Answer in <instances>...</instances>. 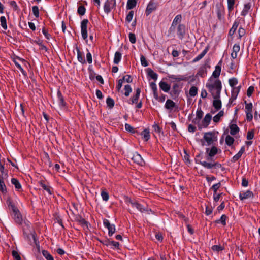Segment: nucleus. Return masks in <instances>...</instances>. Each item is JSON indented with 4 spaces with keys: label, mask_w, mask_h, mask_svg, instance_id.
I'll return each instance as SVG.
<instances>
[{
    "label": "nucleus",
    "mask_w": 260,
    "mask_h": 260,
    "mask_svg": "<svg viewBox=\"0 0 260 260\" xmlns=\"http://www.w3.org/2000/svg\"><path fill=\"white\" fill-rule=\"evenodd\" d=\"M206 86L213 97L220 98L222 85L218 79L210 77L206 83Z\"/></svg>",
    "instance_id": "1"
},
{
    "label": "nucleus",
    "mask_w": 260,
    "mask_h": 260,
    "mask_svg": "<svg viewBox=\"0 0 260 260\" xmlns=\"http://www.w3.org/2000/svg\"><path fill=\"white\" fill-rule=\"evenodd\" d=\"M11 208L13 211V216L15 222L18 224H21L22 222V217L18 209L14 205H11Z\"/></svg>",
    "instance_id": "2"
},
{
    "label": "nucleus",
    "mask_w": 260,
    "mask_h": 260,
    "mask_svg": "<svg viewBox=\"0 0 260 260\" xmlns=\"http://www.w3.org/2000/svg\"><path fill=\"white\" fill-rule=\"evenodd\" d=\"M88 20L86 19H84L82 22L81 24V34L82 37L84 40H85L87 38V24Z\"/></svg>",
    "instance_id": "3"
},
{
    "label": "nucleus",
    "mask_w": 260,
    "mask_h": 260,
    "mask_svg": "<svg viewBox=\"0 0 260 260\" xmlns=\"http://www.w3.org/2000/svg\"><path fill=\"white\" fill-rule=\"evenodd\" d=\"M116 5L115 0H107L104 5V11L108 13Z\"/></svg>",
    "instance_id": "4"
},
{
    "label": "nucleus",
    "mask_w": 260,
    "mask_h": 260,
    "mask_svg": "<svg viewBox=\"0 0 260 260\" xmlns=\"http://www.w3.org/2000/svg\"><path fill=\"white\" fill-rule=\"evenodd\" d=\"M204 139L207 143L208 145L211 144L214 141L216 140L213 133L212 132L205 133L204 134Z\"/></svg>",
    "instance_id": "5"
},
{
    "label": "nucleus",
    "mask_w": 260,
    "mask_h": 260,
    "mask_svg": "<svg viewBox=\"0 0 260 260\" xmlns=\"http://www.w3.org/2000/svg\"><path fill=\"white\" fill-rule=\"evenodd\" d=\"M131 159L133 160L134 162H135L140 165H143L144 164V161L142 158L141 156L138 154V153H135L133 154L131 157Z\"/></svg>",
    "instance_id": "6"
},
{
    "label": "nucleus",
    "mask_w": 260,
    "mask_h": 260,
    "mask_svg": "<svg viewBox=\"0 0 260 260\" xmlns=\"http://www.w3.org/2000/svg\"><path fill=\"white\" fill-rule=\"evenodd\" d=\"M185 34V26L183 24H180L177 27V35L180 39H182Z\"/></svg>",
    "instance_id": "7"
},
{
    "label": "nucleus",
    "mask_w": 260,
    "mask_h": 260,
    "mask_svg": "<svg viewBox=\"0 0 260 260\" xmlns=\"http://www.w3.org/2000/svg\"><path fill=\"white\" fill-rule=\"evenodd\" d=\"M128 202L131 204L132 207H135L138 210H139L141 212H143L144 211H146L148 210L147 208L143 207L142 205L138 204L137 202H133L131 200H128Z\"/></svg>",
    "instance_id": "8"
},
{
    "label": "nucleus",
    "mask_w": 260,
    "mask_h": 260,
    "mask_svg": "<svg viewBox=\"0 0 260 260\" xmlns=\"http://www.w3.org/2000/svg\"><path fill=\"white\" fill-rule=\"evenodd\" d=\"M253 196V193L250 190H247L244 192L240 193L239 194V198L241 200H243L250 198H252Z\"/></svg>",
    "instance_id": "9"
},
{
    "label": "nucleus",
    "mask_w": 260,
    "mask_h": 260,
    "mask_svg": "<svg viewBox=\"0 0 260 260\" xmlns=\"http://www.w3.org/2000/svg\"><path fill=\"white\" fill-rule=\"evenodd\" d=\"M251 4L250 3H248L244 4L242 11L241 12V15L245 16L247 15L248 13L251 10Z\"/></svg>",
    "instance_id": "10"
},
{
    "label": "nucleus",
    "mask_w": 260,
    "mask_h": 260,
    "mask_svg": "<svg viewBox=\"0 0 260 260\" xmlns=\"http://www.w3.org/2000/svg\"><path fill=\"white\" fill-rule=\"evenodd\" d=\"M220 62L218 63V64L215 67V70L212 73V77L213 78L218 79L220 76L221 73V65H220Z\"/></svg>",
    "instance_id": "11"
},
{
    "label": "nucleus",
    "mask_w": 260,
    "mask_h": 260,
    "mask_svg": "<svg viewBox=\"0 0 260 260\" xmlns=\"http://www.w3.org/2000/svg\"><path fill=\"white\" fill-rule=\"evenodd\" d=\"M200 164L202 165L203 166H204L205 168H206L207 169H211L213 167L217 166L219 167L220 166V164L215 162V163H212V162H208L205 161H200Z\"/></svg>",
    "instance_id": "12"
},
{
    "label": "nucleus",
    "mask_w": 260,
    "mask_h": 260,
    "mask_svg": "<svg viewBox=\"0 0 260 260\" xmlns=\"http://www.w3.org/2000/svg\"><path fill=\"white\" fill-rule=\"evenodd\" d=\"M240 46L239 44H235L233 47V50L231 53V57L233 59L236 58L237 56V53L239 52Z\"/></svg>",
    "instance_id": "13"
},
{
    "label": "nucleus",
    "mask_w": 260,
    "mask_h": 260,
    "mask_svg": "<svg viewBox=\"0 0 260 260\" xmlns=\"http://www.w3.org/2000/svg\"><path fill=\"white\" fill-rule=\"evenodd\" d=\"M213 98H214V100H213V106L217 110L220 109L221 107V101L219 99L220 98H215V97H213Z\"/></svg>",
    "instance_id": "14"
},
{
    "label": "nucleus",
    "mask_w": 260,
    "mask_h": 260,
    "mask_svg": "<svg viewBox=\"0 0 260 260\" xmlns=\"http://www.w3.org/2000/svg\"><path fill=\"white\" fill-rule=\"evenodd\" d=\"M211 118H212V116L210 114H207L205 115V116L202 121L203 125L205 127H207L208 126V125L211 120Z\"/></svg>",
    "instance_id": "15"
},
{
    "label": "nucleus",
    "mask_w": 260,
    "mask_h": 260,
    "mask_svg": "<svg viewBox=\"0 0 260 260\" xmlns=\"http://www.w3.org/2000/svg\"><path fill=\"white\" fill-rule=\"evenodd\" d=\"M160 88L165 92H168L170 89V86L165 82H160L159 83Z\"/></svg>",
    "instance_id": "16"
},
{
    "label": "nucleus",
    "mask_w": 260,
    "mask_h": 260,
    "mask_svg": "<svg viewBox=\"0 0 260 260\" xmlns=\"http://www.w3.org/2000/svg\"><path fill=\"white\" fill-rule=\"evenodd\" d=\"M15 111L18 115H24V110L22 104H20L18 106H16Z\"/></svg>",
    "instance_id": "17"
},
{
    "label": "nucleus",
    "mask_w": 260,
    "mask_h": 260,
    "mask_svg": "<svg viewBox=\"0 0 260 260\" xmlns=\"http://www.w3.org/2000/svg\"><path fill=\"white\" fill-rule=\"evenodd\" d=\"M175 106V103L171 100H167L165 104V108L167 109L172 110Z\"/></svg>",
    "instance_id": "18"
},
{
    "label": "nucleus",
    "mask_w": 260,
    "mask_h": 260,
    "mask_svg": "<svg viewBox=\"0 0 260 260\" xmlns=\"http://www.w3.org/2000/svg\"><path fill=\"white\" fill-rule=\"evenodd\" d=\"M230 134L232 135H236L239 131V128L236 124H232L230 126Z\"/></svg>",
    "instance_id": "19"
},
{
    "label": "nucleus",
    "mask_w": 260,
    "mask_h": 260,
    "mask_svg": "<svg viewBox=\"0 0 260 260\" xmlns=\"http://www.w3.org/2000/svg\"><path fill=\"white\" fill-rule=\"evenodd\" d=\"M150 87L153 91L154 97L156 100H158V95L157 93V86L154 82H151L150 84Z\"/></svg>",
    "instance_id": "20"
},
{
    "label": "nucleus",
    "mask_w": 260,
    "mask_h": 260,
    "mask_svg": "<svg viewBox=\"0 0 260 260\" xmlns=\"http://www.w3.org/2000/svg\"><path fill=\"white\" fill-rule=\"evenodd\" d=\"M0 171L1 172L2 179L7 178L8 177V171L5 170L4 165L1 163H0Z\"/></svg>",
    "instance_id": "21"
},
{
    "label": "nucleus",
    "mask_w": 260,
    "mask_h": 260,
    "mask_svg": "<svg viewBox=\"0 0 260 260\" xmlns=\"http://www.w3.org/2000/svg\"><path fill=\"white\" fill-rule=\"evenodd\" d=\"M245 151V148L244 147H242L240 150L239 151V152L236 154L235 155H234L233 157V159L234 161H236L238 160L242 156V154Z\"/></svg>",
    "instance_id": "22"
},
{
    "label": "nucleus",
    "mask_w": 260,
    "mask_h": 260,
    "mask_svg": "<svg viewBox=\"0 0 260 260\" xmlns=\"http://www.w3.org/2000/svg\"><path fill=\"white\" fill-rule=\"evenodd\" d=\"M150 132L147 129H145L141 134L143 139L146 141H148L150 139Z\"/></svg>",
    "instance_id": "23"
},
{
    "label": "nucleus",
    "mask_w": 260,
    "mask_h": 260,
    "mask_svg": "<svg viewBox=\"0 0 260 260\" xmlns=\"http://www.w3.org/2000/svg\"><path fill=\"white\" fill-rule=\"evenodd\" d=\"M207 49H205V50H204L203 51V52L201 54L198 55L196 58H194L193 59V62H195L198 61L199 60L201 59L205 56V55L207 53Z\"/></svg>",
    "instance_id": "24"
},
{
    "label": "nucleus",
    "mask_w": 260,
    "mask_h": 260,
    "mask_svg": "<svg viewBox=\"0 0 260 260\" xmlns=\"http://www.w3.org/2000/svg\"><path fill=\"white\" fill-rule=\"evenodd\" d=\"M182 20L181 15H177L173 20L172 22V27L176 25L177 24L180 23Z\"/></svg>",
    "instance_id": "25"
},
{
    "label": "nucleus",
    "mask_w": 260,
    "mask_h": 260,
    "mask_svg": "<svg viewBox=\"0 0 260 260\" xmlns=\"http://www.w3.org/2000/svg\"><path fill=\"white\" fill-rule=\"evenodd\" d=\"M228 9L229 12H232L234 9L235 0H227Z\"/></svg>",
    "instance_id": "26"
},
{
    "label": "nucleus",
    "mask_w": 260,
    "mask_h": 260,
    "mask_svg": "<svg viewBox=\"0 0 260 260\" xmlns=\"http://www.w3.org/2000/svg\"><path fill=\"white\" fill-rule=\"evenodd\" d=\"M121 58V53L119 52H116L114 58V62L115 64H118Z\"/></svg>",
    "instance_id": "27"
},
{
    "label": "nucleus",
    "mask_w": 260,
    "mask_h": 260,
    "mask_svg": "<svg viewBox=\"0 0 260 260\" xmlns=\"http://www.w3.org/2000/svg\"><path fill=\"white\" fill-rule=\"evenodd\" d=\"M155 9V5L152 3H149L148 5L147 9H146V13L147 15H149L152 11Z\"/></svg>",
    "instance_id": "28"
},
{
    "label": "nucleus",
    "mask_w": 260,
    "mask_h": 260,
    "mask_svg": "<svg viewBox=\"0 0 260 260\" xmlns=\"http://www.w3.org/2000/svg\"><path fill=\"white\" fill-rule=\"evenodd\" d=\"M147 73L148 75L153 79L156 80L157 78V74L154 72V71L150 69H147Z\"/></svg>",
    "instance_id": "29"
},
{
    "label": "nucleus",
    "mask_w": 260,
    "mask_h": 260,
    "mask_svg": "<svg viewBox=\"0 0 260 260\" xmlns=\"http://www.w3.org/2000/svg\"><path fill=\"white\" fill-rule=\"evenodd\" d=\"M140 92H141V90H140V88H137L136 89V94L132 99V103H135L137 102V101L139 99V97L140 96Z\"/></svg>",
    "instance_id": "30"
},
{
    "label": "nucleus",
    "mask_w": 260,
    "mask_h": 260,
    "mask_svg": "<svg viewBox=\"0 0 260 260\" xmlns=\"http://www.w3.org/2000/svg\"><path fill=\"white\" fill-rule=\"evenodd\" d=\"M224 115L223 111H220L217 115L213 117V121L215 122H218L220 120V119Z\"/></svg>",
    "instance_id": "31"
},
{
    "label": "nucleus",
    "mask_w": 260,
    "mask_h": 260,
    "mask_svg": "<svg viewBox=\"0 0 260 260\" xmlns=\"http://www.w3.org/2000/svg\"><path fill=\"white\" fill-rule=\"evenodd\" d=\"M42 254L47 260H54L52 256L47 251L43 250Z\"/></svg>",
    "instance_id": "32"
},
{
    "label": "nucleus",
    "mask_w": 260,
    "mask_h": 260,
    "mask_svg": "<svg viewBox=\"0 0 260 260\" xmlns=\"http://www.w3.org/2000/svg\"><path fill=\"white\" fill-rule=\"evenodd\" d=\"M218 149L217 147L213 146L210 150L208 155L211 157L215 155L217 153Z\"/></svg>",
    "instance_id": "33"
},
{
    "label": "nucleus",
    "mask_w": 260,
    "mask_h": 260,
    "mask_svg": "<svg viewBox=\"0 0 260 260\" xmlns=\"http://www.w3.org/2000/svg\"><path fill=\"white\" fill-rule=\"evenodd\" d=\"M0 22L2 27L5 29H7V25L6 22V19L4 16H1L0 17Z\"/></svg>",
    "instance_id": "34"
},
{
    "label": "nucleus",
    "mask_w": 260,
    "mask_h": 260,
    "mask_svg": "<svg viewBox=\"0 0 260 260\" xmlns=\"http://www.w3.org/2000/svg\"><path fill=\"white\" fill-rule=\"evenodd\" d=\"M11 183L15 185V187L16 189H19L21 188V185L17 179L15 178H12L11 179Z\"/></svg>",
    "instance_id": "35"
},
{
    "label": "nucleus",
    "mask_w": 260,
    "mask_h": 260,
    "mask_svg": "<svg viewBox=\"0 0 260 260\" xmlns=\"http://www.w3.org/2000/svg\"><path fill=\"white\" fill-rule=\"evenodd\" d=\"M57 96L58 98V102L59 105L61 106H64L65 105V103L63 100V98L59 91L57 92Z\"/></svg>",
    "instance_id": "36"
},
{
    "label": "nucleus",
    "mask_w": 260,
    "mask_h": 260,
    "mask_svg": "<svg viewBox=\"0 0 260 260\" xmlns=\"http://www.w3.org/2000/svg\"><path fill=\"white\" fill-rule=\"evenodd\" d=\"M229 82L230 85L233 88L238 84V80L235 78H232L229 79Z\"/></svg>",
    "instance_id": "37"
},
{
    "label": "nucleus",
    "mask_w": 260,
    "mask_h": 260,
    "mask_svg": "<svg viewBox=\"0 0 260 260\" xmlns=\"http://www.w3.org/2000/svg\"><path fill=\"white\" fill-rule=\"evenodd\" d=\"M136 5V1L135 0H128L127 4V7L129 9H133Z\"/></svg>",
    "instance_id": "38"
},
{
    "label": "nucleus",
    "mask_w": 260,
    "mask_h": 260,
    "mask_svg": "<svg viewBox=\"0 0 260 260\" xmlns=\"http://www.w3.org/2000/svg\"><path fill=\"white\" fill-rule=\"evenodd\" d=\"M77 220L80 225L83 226L84 228H87V222L84 219L79 217L77 219Z\"/></svg>",
    "instance_id": "39"
},
{
    "label": "nucleus",
    "mask_w": 260,
    "mask_h": 260,
    "mask_svg": "<svg viewBox=\"0 0 260 260\" xmlns=\"http://www.w3.org/2000/svg\"><path fill=\"white\" fill-rule=\"evenodd\" d=\"M40 184L41 186V187L45 190L49 194H51V189L50 187L48 186H47L45 185L43 182L40 181Z\"/></svg>",
    "instance_id": "40"
},
{
    "label": "nucleus",
    "mask_w": 260,
    "mask_h": 260,
    "mask_svg": "<svg viewBox=\"0 0 260 260\" xmlns=\"http://www.w3.org/2000/svg\"><path fill=\"white\" fill-rule=\"evenodd\" d=\"M234 141V139L232 137H231L229 135H228L226 137L225 143L228 145H229V146L232 145L233 144Z\"/></svg>",
    "instance_id": "41"
},
{
    "label": "nucleus",
    "mask_w": 260,
    "mask_h": 260,
    "mask_svg": "<svg viewBox=\"0 0 260 260\" xmlns=\"http://www.w3.org/2000/svg\"><path fill=\"white\" fill-rule=\"evenodd\" d=\"M106 103H107V106L109 107V108H113L114 105V100L112 98H111L110 97H108V98H107Z\"/></svg>",
    "instance_id": "42"
},
{
    "label": "nucleus",
    "mask_w": 260,
    "mask_h": 260,
    "mask_svg": "<svg viewBox=\"0 0 260 260\" xmlns=\"http://www.w3.org/2000/svg\"><path fill=\"white\" fill-rule=\"evenodd\" d=\"M198 89L195 86H192L189 90V94L191 96H194L197 95Z\"/></svg>",
    "instance_id": "43"
},
{
    "label": "nucleus",
    "mask_w": 260,
    "mask_h": 260,
    "mask_svg": "<svg viewBox=\"0 0 260 260\" xmlns=\"http://www.w3.org/2000/svg\"><path fill=\"white\" fill-rule=\"evenodd\" d=\"M213 251L218 252L220 251H222L224 249V247L220 245H214L212 247Z\"/></svg>",
    "instance_id": "44"
},
{
    "label": "nucleus",
    "mask_w": 260,
    "mask_h": 260,
    "mask_svg": "<svg viewBox=\"0 0 260 260\" xmlns=\"http://www.w3.org/2000/svg\"><path fill=\"white\" fill-rule=\"evenodd\" d=\"M125 93L124 94L126 96H129L130 93L132 92V88L129 85H126L124 87Z\"/></svg>",
    "instance_id": "45"
},
{
    "label": "nucleus",
    "mask_w": 260,
    "mask_h": 260,
    "mask_svg": "<svg viewBox=\"0 0 260 260\" xmlns=\"http://www.w3.org/2000/svg\"><path fill=\"white\" fill-rule=\"evenodd\" d=\"M226 216L225 215H222L220 218L218 220H217L216 222L217 223H221L224 225L226 224Z\"/></svg>",
    "instance_id": "46"
},
{
    "label": "nucleus",
    "mask_w": 260,
    "mask_h": 260,
    "mask_svg": "<svg viewBox=\"0 0 260 260\" xmlns=\"http://www.w3.org/2000/svg\"><path fill=\"white\" fill-rule=\"evenodd\" d=\"M32 12L36 17L38 18L39 16V8L37 6H35L32 7Z\"/></svg>",
    "instance_id": "47"
},
{
    "label": "nucleus",
    "mask_w": 260,
    "mask_h": 260,
    "mask_svg": "<svg viewBox=\"0 0 260 260\" xmlns=\"http://www.w3.org/2000/svg\"><path fill=\"white\" fill-rule=\"evenodd\" d=\"M0 190L2 192L6 191V187L3 180L0 179Z\"/></svg>",
    "instance_id": "48"
},
{
    "label": "nucleus",
    "mask_w": 260,
    "mask_h": 260,
    "mask_svg": "<svg viewBox=\"0 0 260 260\" xmlns=\"http://www.w3.org/2000/svg\"><path fill=\"white\" fill-rule=\"evenodd\" d=\"M85 11V8L83 6H80L78 8V13L81 15H84Z\"/></svg>",
    "instance_id": "49"
},
{
    "label": "nucleus",
    "mask_w": 260,
    "mask_h": 260,
    "mask_svg": "<svg viewBox=\"0 0 260 260\" xmlns=\"http://www.w3.org/2000/svg\"><path fill=\"white\" fill-rule=\"evenodd\" d=\"M125 128L127 131L132 133H134L135 132V129L129 124L126 123L125 124Z\"/></svg>",
    "instance_id": "50"
},
{
    "label": "nucleus",
    "mask_w": 260,
    "mask_h": 260,
    "mask_svg": "<svg viewBox=\"0 0 260 260\" xmlns=\"http://www.w3.org/2000/svg\"><path fill=\"white\" fill-rule=\"evenodd\" d=\"M109 231V235L110 236L112 235L115 231V226L113 224H111L108 228Z\"/></svg>",
    "instance_id": "51"
},
{
    "label": "nucleus",
    "mask_w": 260,
    "mask_h": 260,
    "mask_svg": "<svg viewBox=\"0 0 260 260\" xmlns=\"http://www.w3.org/2000/svg\"><path fill=\"white\" fill-rule=\"evenodd\" d=\"M245 103L246 104V106H245L246 112H252L253 106H252V103H246V101L245 102Z\"/></svg>",
    "instance_id": "52"
},
{
    "label": "nucleus",
    "mask_w": 260,
    "mask_h": 260,
    "mask_svg": "<svg viewBox=\"0 0 260 260\" xmlns=\"http://www.w3.org/2000/svg\"><path fill=\"white\" fill-rule=\"evenodd\" d=\"M134 12L133 11H131L126 16V20L127 22H129L132 20Z\"/></svg>",
    "instance_id": "53"
},
{
    "label": "nucleus",
    "mask_w": 260,
    "mask_h": 260,
    "mask_svg": "<svg viewBox=\"0 0 260 260\" xmlns=\"http://www.w3.org/2000/svg\"><path fill=\"white\" fill-rule=\"evenodd\" d=\"M238 25V24L237 23H234V24H233L232 27L230 30L229 34L230 35H233L234 34V32H235L237 28Z\"/></svg>",
    "instance_id": "54"
},
{
    "label": "nucleus",
    "mask_w": 260,
    "mask_h": 260,
    "mask_svg": "<svg viewBox=\"0 0 260 260\" xmlns=\"http://www.w3.org/2000/svg\"><path fill=\"white\" fill-rule=\"evenodd\" d=\"M128 36L130 42L132 44L135 43L136 41L135 35L133 33H129Z\"/></svg>",
    "instance_id": "55"
},
{
    "label": "nucleus",
    "mask_w": 260,
    "mask_h": 260,
    "mask_svg": "<svg viewBox=\"0 0 260 260\" xmlns=\"http://www.w3.org/2000/svg\"><path fill=\"white\" fill-rule=\"evenodd\" d=\"M140 60H141V64L144 66V67H147L148 66V63H147V61L145 58V57L142 55L141 56V58H140Z\"/></svg>",
    "instance_id": "56"
},
{
    "label": "nucleus",
    "mask_w": 260,
    "mask_h": 260,
    "mask_svg": "<svg viewBox=\"0 0 260 260\" xmlns=\"http://www.w3.org/2000/svg\"><path fill=\"white\" fill-rule=\"evenodd\" d=\"M101 196L103 200L107 201L109 199L108 193L105 191H102L101 192Z\"/></svg>",
    "instance_id": "57"
},
{
    "label": "nucleus",
    "mask_w": 260,
    "mask_h": 260,
    "mask_svg": "<svg viewBox=\"0 0 260 260\" xmlns=\"http://www.w3.org/2000/svg\"><path fill=\"white\" fill-rule=\"evenodd\" d=\"M12 255L16 260H21V257L18 252L16 251H13Z\"/></svg>",
    "instance_id": "58"
},
{
    "label": "nucleus",
    "mask_w": 260,
    "mask_h": 260,
    "mask_svg": "<svg viewBox=\"0 0 260 260\" xmlns=\"http://www.w3.org/2000/svg\"><path fill=\"white\" fill-rule=\"evenodd\" d=\"M122 79L123 81H125L127 83H131L132 82V79L129 75H126L125 76H124Z\"/></svg>",
    "instance_id": "59"
},
{
    "label": "nucleus",
    "mask_w": 260,
    "mask_h": 260,
    "mask_svg": "<svg viewBox=\"0 0 260 260\" xmlns=\"http://www.w3.org/2000/svg\"><path fill=\"white\" fill-rule=\"evenodd\" d=\"M254 91V87L253 86H250L247 91V95L250 97Z\"/></svg>",
    "instance_id": "60"
},
{
    "label": "nucleus",
    "mask_w": 260,
    "mask_h": 260,
    "mask_svg": "<svg viewBox=\"0 0 260 260\" xmlns=\"http://www.w3.org/2000/svg\"><path fill=\"white\" fill-rule=\"evenodd\" d=\"M203 115V112L201 110H198L197 111V118H198V119H201Z\"/></svg>",
    "instance_id": "61"
},
{
    "label": "nucleus",
    "mask_w": 260,
    "mask_h": 260,
    "mask_svg": "<svg viewBox=\"0 0 260 260\" xmlns=\"http://www.w3.org/2000/svg\"><path fill=\"white\" fill-rule=\"evenodd\" d=\"M220 183H216L212 186V188L213 189L214 193H216L217 189L220 187Z\"/></svg>",
    "instance_id": "62"
},
{
    "label": "nucleus",
    "mask_w": 260,
    "mask_h": 260,
    "mask_svg": "<svg viewBox=\"0 0 260 260\" xmlns=\"http://www.w3.org/2000/svg\"><path fill=\"white\" fill-rule=\"evenodd\" d=\"M246 118L247 120L251 121L252 119V112H246Z\"/></svg>",
    "instance_id": "63"
},
{
    "label": "nucleus",
    "mask_w": 260,
    "mask_h": 260,
    "mask_svg": "<svg viewBox=\"0 0 260 260\" xmlns=\"http://www.w3.org/2000/svg\"><path fill=\"white\" fill-rule=\"evenodd\" d=\"M254 133L252 132L249 131L247 134V139L248 140H251L253 138Z\"/></svg>",
    "instance_id": "64"
}]
</instances>
